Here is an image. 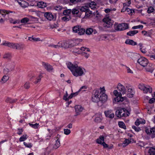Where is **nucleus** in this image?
I'll list each match as a JSON object with an SVG mask.
<instances>
[{
  "mask_svg": "<svg viewBox=\"0 0 155 155\" xmlns=\"http://www.w3.org/2000/svg\"><path fill=\"white\" fill-rule=\"evenodd\" d=\"M66 64L67 67L74 76L78 77L84 74L85 70L83 67L78 66L77 64H74L70 62H68Z\"/></svg>",
  "mask_w": 155,
  "mask_h": 155,
  "instance_id": "nucleus-1",
  "label": "nucleus"
},
{
  "mask_svg": "<svg viewBox=\"0 0 155 155\" xmlns=\"http://www.w3.org/2000/svg\"><path fill=\"white\" fill-rule=\"evenodd\" d=\"M2 45L10 48L15 49L21 50L24 48V45L22 44L10 42L5 41L3 42Z\"/></svg>",
  "mask_w": 155,
  "mask_h": 155,
  "instance_id": "nucleus-2",
  "label": "nucleus"
},
{
  "mask_svg": "<svg viewBox=\"0 0 155 155\" xmlns=\"http://www.w3.org/2000/svg\"><path fill=\"white\" fill-rule=\"evenodd\" d=\"M113 93L115 96H117L114 98L115 102H121L126 99L125 97H121V94L120 92H118L117 90H114Z\"/></svg>",
  "mask_w": 155,
  "mask_h": 155,
  "instance_id": "nucleus-3",
  "label": "nucleus"
},
{
  "mask_svg": "<svg viewBox=\"0 0 155 155\" xmlns=\"http://www.w3.org/2000/svg\"><path fill=\"white\" fill-rule=\"evenodd\" d=\"M101 93L98 90H96L94 91L91 96V101L97 103L99 101V96Z\"/></svg>",
  "mask_w": 155,
  "mask_h": 155,
  "instance_id": "nucleus-4",
  "label": "nucleus"
},
{
  "mask_svg": "<svg viewBox=\"0 0 155 155\" xmlns=\"http://www.w3.org/2000/svg\"><path fill=\"white\" fill-rule=\"evenodd\" d=\"M125 110H126L125 108L118 110L115 112V115L118 117H127L129 116V114L125 113Z\"/></svg>",
  "mask_w": 155,
  "mask_h": 155,
  "instance_id": "nucleus-5",
  "label": "nucleus"
},
{
  "mask_svg": "<svg viewBox=\"0 0 155 155\" xmlns=\"http://www.w3.org/2000/svg\"><path fill=\"white\" fill-rule=\"evenodd\" d=\"M73 31L75 33H78L79 35H83L85 32V30L79 26H74L73 28Z\"/></svg>",
  "mask_w": 155,
  "mask_h": 155,
  "instance_id": "nucleus-6",
  "label": "nucleus"
},
{
  "mask_svg": "<svg viewBox=\"0 0 155 155\" xmlns=\"http://www.w3.org/2000/svg\"><path fill=\"white\" fill-rule=\"evenodd\" d=\"M145 131L152 138H153L155 137V127L150 128H147L145 129Z\"/></svg>",
  "mask_w": 155,
  "mask_h": 155,
  "instance_id": "nucleus-7",
  "label": "nucleus"
},
{
  "mask_svg": "<svg viewBox=\"0 0 155 155\" xmlns=\"http://www.w3.org/2000/svg\"><path fill=\"white\" fill-rule=\"evenodd\" d=\"M104 22V27L106 28L111 27L113 25V23L111 21L110 19L109 18H104L103 19Z\"/></svg>",
  "mask_w": 155,
  "mask_h": 155,
  "instance_id": "nucleus-8",
  "label": "nucleus"
},
{
  "mask_svg": "<svg viewBox=\"0 0 155 155\" xmlns=\"http://www.w3.org/2000/svg\"><path fill=\"white\" fill-rule=\"evenodd\" d=\"M137 62L143 67L146 66L149 63L148 60L143 57H141L138 59Z\"/></svg>",
  "mask_w": 155,
  "mask_h": 155,
  "instance_id": "nucleus-9",
  "label": "nucleus"
},
{
  "mask_svg": "<svg viewBox=\"0 0 155 155\" xmlns=\"http://www.w3.org/2000/svg\"><path fill=\"white\" fill-rule=\"evenodd\" d=\"M90 49L85 47H83L79 48H75L72 51L74 54H81V51H89Z\"/></svg>",
  "mask_w": 155,
  "mask_h": 155,
  "instance_id": "nucleus-10",
  "label": "nucleus"
},
{
  "mask_svg": "<svg viewBox=\"0 0 155 155\" xmlns=\"http://www.w3.org/2000/svg\"><path fill=\"white\" fill-rule=\"evenodd\" d=\"M99 101L104 104L105 103L107 100V95L105 93H101L99 97Z\"/></svg>",
  "mask_w": 155,
  "mask_h": 155,
  "instance_id": "nucleus-11",
  "label": "nucleus"
},
{
  "mask_svg": "<svg viewBox=\"0 0 155 155\" xmlns=\"http://www.w3.org/2000/svg\"><path fill=\"white\" fill-rule=\"evenodd\" d=\"M105 116L110 119L113 118L114 116V113L111 110L105 111L104 112Z\"/></svg>",
  "mask_w": 155,
  "mask_h": 155,
  "instance_id": "nucleus-12",
  "label": "nucleus"
},
{
  "mask_svg": "<svg viewBox=\"0 0 155 155\" xmlns=\"http://www.w3.org/2000/svg\"><path fill=\"white\" fill-rule=\"evenodd\" d=\"M44 16L47 20L49 21L52 20L54 18V15L50 12H44Z\"/></svg>",
  "mask_w": 155,
  "mask_h": 155,
  "instance_id": "nucleus-13",
  "label": "nucleus"
},
{
  "mask_svg": "<svg viewBox=\"0 0 155 155\" xmlns=\"http://www.w3.org/2000/svg\"><path fill=\"white\" fill-rule=\"evenodd\" d=\"M117 89L121 94H124L126 92V89L124 86L120 83H119L117 87Z\"/></svg>",
  "mask_w": 155,
  "mask_h": 155,
  "instance_id": "nucleus-14",
  "label": "nucleus"
},
{
  "mask_svg": "<svg viewBox=\"0 0 155 155\" xmlns=\"http://www.w3.org/2000/svg\"><path fill=\"white\" fill-rule=\"evenodd\" d=\"M42 65L44 68L49 72L53 70L52 67L48 63L43 62L42 63Z\"/></svg>",
  "mask_w": 155,
  "mask_h": 155,
  "instance_id": "nucleus-15",
  "label": "nucleus"
},
{
  "mask_svg": "<svg viewBox=\"0 0 155 155\" xmlns=\"http://www.w3.org/2000/svg\"><path fill=\"white\" fill-rule=\"evenodd\" d=\"M75 111L77 114L76 116L79 114L83 110V108L80 105H76L74 107Z\"/></svg>",
  "mask_w": 155,
  "mask_h": 155,
  "instance_id": "nucleus-16",
  "label": "nucleus"
},
{
  "mask_svg": "<svg viewBox=\"0 0 155 155\" xmlns=\"http://www.w3.org/2000/svg\"><path fill=\"white\" fill-rule=\"evenodd\" d=\"M108 39V37L106 35H99L96 39L97 41H105Z\"/></svg>",
  "mask_w": 155,
  "mask_h": 155,
  "instance_id": "nucleus-17",
  "label": "nucleus"
},
{
  "mask_svg": "<svg viewBox=\"0 0 155 155\" xmlns=\"http://www.w3.org/2000/svg\"><path fill=\"white\" fill-rule=\"evenodd\" d=\"M125 43L127 45L135 46L137 45V44L136 42L134 41L133 40L127 39L126 40Z\"/></svg>",
  "mask_w": 155,
  "mask_h": 155,
  "instance_id": "nucleus-18",
  "label": "nucleus"
},
{
  "mask_svg": "<svg viewBox=\"0 0 155 155\" xmlns=\"http://www.w3.org/2000/svg\"><path fill=\"white\" fill-rule=\"evenodd\" d=\"M128 28L129 26L126 23L120 24V31H124Z\"/></svg>",
  "mask_w": 155,
  "mask_h": 155,
  "instance_id": "nucleus-19",
  "label": "nucleus"
},
{
  "mask_svg": "<svg viewBox=\"0 0 155 155\" xmlns=\"http://www.w3.org/2000/svg\"><path fill=\"white\" fill-rule=\"evenodd\" d=\"M37 6L39 8H44L47 6V4L44 2H39L37 3Z\"/></svg>",
  "mask_w": 155,
  "mask_h": 155,
  "instance_id": "nucleus-20",
  "label": "nucleus"
},
{
  "mask_svg": "<svg viewBox=\"0 0 155 155\" xmlns=\"http://www.w3.org/2000/svg\"><path fill=\"white\" fill-rule=\"evenodd\" d=\"M128 92L129 93L127 94V96L129 97H133V95L134 94V92L132 89L130 87H128L127 88Z\"/></svg>",
  "mask_w": 155,
  "mask_h": 155,
  "instance_id": "nucleus-21",
  "label": "nucleus"
},
{
  "mask_svg": "<svg viewBox=\"0 0 155 155\" xmlns=\"http://www.w3.org/2000/svg\"><path fill=\"white\" fill-rule=\"evenodd\" d=\"M137 144L138 146H140L141 147H146V148H147L148 147L147 146L148 143H145L143 141H140Z\"/></svg>",
  "mask_w": 155,
  "mask_h": 155,
  "instance_id": "nucleus-22",
  "label": "nucleus"
},
{
  "mask_svg": "<svg viewBox=\"0 0 155 155\" xmlns=\"http://www.w3.org/2000/svg\"><path fill=\"white\" fill-rule=\"evenodd\" d=\"M114 30L113 32L120 31V24H118L115 23L114 25Z\"/></svg>",
  "mask_w": 155,
  "mask_h": 155,
  "instance_id": "nucleus-23",
  "label": "nucleus"
},
{
  "mask_svg": "<svg viewBox=\"0 0 155 155\" xmlns=\"http://www.w3.org/2000/svg\"><path fill=\"white\" fill-rule=\"evenodd\" d=\"M104 137L102 136H101L96 140V142L98 144H101L103 142H104Z\"/></svg>",
  "mask_w": 155,
  "mask_h": 155,
  "instance_id": "nucleus-24",
  "label": "nucleus"
},
{
  "mask_svg": "<svg viewBox=\"0 0 155 155\" xmlns=\"http://www.w3.org/2000/svg\"><path fill=\"white\" fill-rule=\"evenodd\" d=\"M61 48H67L69 47V45L68 42L66 41H61Z\"/></svg>",
  "mask_w": 155,
  "mask_h": 155,
  "instance_id": "nucleus-25",
  "label": "nucleus"
},
{
  "mask_svg": "<svg viewBox=\"0 0 155 155\" xmlns=\"http://www.w3.org/2000/svg\"><path fill=\"white\" fill-rule=\"evenodd\" d=\"M151 64H149L147 66L146 68V70L147 71L151 73H152L154 70V68L152 66Z\"/></svg>",
  "mask_w": 155,
  "mask_h": 155,
  "instance_id": "nucleus-26",
  "label": "nucleus"
},
{
  "mask_svg": "<svg viewBox=\"0 0 155 155\" xmlns=\"http://www.w3.org/2000/svg\"><path fill=\"white\" fill-rule=\"evenodd\" d=\"M152 88L149 86H145V88L144 90V93H146L148 92H149L150 93H151L152 92Z\"/></svg>",
  "mask_w": 155,
  "mask_h": 155,
  "instance_id": "nucleus-27",
  "label": "nucleus"
},
{
  "mask_svg": "<svg viewBox=\"0 0 155 155\" xmlns=\"http://www.w3.org/2000/svg\"><path fill=\"white\" fill-rule=\"evenodd\" d=\"M17 2L19 4V5L22 7L23 8H25L26 7V5L25 4H26V5L27 4V3L23 1H21L20 0H18L17 1Z\"/></svg>",
  "mask_w": 155,
  "mask_h": 155,
  "instance_id": "nucleus-28",
  "label": "nucleus"
},
{
  "mask_svg": "<svg viewBox=\"0 0 155 155\" xmlns=\"http://www.w3.org/2000/svg\"><path fill=\"white\" fill-rule=\"evenodd\" d=\"M125 11H127L128 12V13L130 14L132 13V11H133L131 9H130L127 7L126 6H124L122 9V12H124Z\"/></svg>",
  "mask_w": 155,
  "mask_h": 155,
  "instance_id": "nucleus-29",
  "label": "nucleus"
},
{
  "mask_svg": "<svg viewBox=\"0 0 155 155\" xmlns=\"http://www.w3.org/2000/svg\"><path fill=\"white\" fill-rule=\"evenodd\" d=\"M71 12V9L65 10L63 11V14L64 16H71L70 14Z\"/></svg>",
  "mask_w": 155,
  "mask_h": 155,
  "instance_id": "nucleus-30",
  "label": "nucleus"
},
{
  "mask_svg": "<svg viewBox=\"0 0 155 155\" xmlns=\"http://www.w3.org/2000/svg\"><path fill=\"white\" fill-rule=\"evenodd\" d=\"M137 30L130 31L128 32L127 34V35L130 36H133L138 33Z\"/></svg>",
  "mask_w": 155,
  "mask_h": 155,
  "instance_id": "nucleus-31",
  "label": "nucleus"
},
{
  "mask_svg": "<svg viewBox=\"0 0 155 155\" xmlns=\"http://www.w3.org/2000/svg\"><path fill=\"white\" fill-rule=\"evenodd\" d=\"M148 153L150 155H154L155 154V148L149 147Z\"/></svg>",
  "mask_w": 155,
  "mask_h": 155,
  "instance_id": "nucleus-32",
  "label": "nucleus"
},
{
  "mask_svg": "<svg viewBox=\"0 0 155 155\" xmlns=\"http://www.w3.org/2000/svg\"><path fill=\"white\" fill-rule=\"evenodd\" d=\"M12 57L11 53L10 52H7L5 53L3 57V58L4 59H10Z\"/></svg>",
  "mask_w": 155,
  "mask_h": 155,
  "instance_id": "nucleus-33",
  "label": "nucleus"
},
{
  "mask_svg": "<svg viewBox=\"0 0 155 155\" xmlns=\"http://www.w3.org/2000/svg\"><path fill=\"white\" fill-rule=\"evenodd\" d=\"M16 101V99H12L9 97H7L5 101L7 103H12L15 102Z\"/></svg>",
  "mask_w": 155,
  "mask_h": 155,
  "instance_id": "nucleus-34",
  "label": "nucleus"
},
{
  "mask_svg": "<svg viewBox=\"0 0 155 155\" xmlns=\"http://www.w3.org/2000/svg\"><path fill=\"white\" fill-rule=\"evenodd\" d=\"M71 19V16H65L61 18L62 20L64 21H67Z\"/></svg>",
  "mask_w": 155,
  "mask_h": 155,
  "instance_id": "nucleus-35",
  "label": "nucleus"
},
{
  "mask_svg": "<svg viewBox=\"0 0 155 155\" xmlns=\"http://www.w3.org/2000/svg\"><path fill=\"white\" fill-rule=\"evenodd\" d=\"M28 138V137L27 134H25L23 135L19 139L20 142L24 141L25 140Z\"/></svg>",
  "mask_w": 155,
  "mask_h": 155,
  "instance_id": "nucleus-36",
  "label": "nucleus"
},
{
  "mask_svg": "<svg viewBox=\"0 0 155 155\" xmlns=\"http://www.w3.org/2000/svg\"><path fill=\"white\" fill-rule=\"evenodd\" d=\"M118 124V126L120 127L123 128L124 129H126V126L124 123L123 122H122V121L119 122Z\"/></svg>",
  "mask_w": 155,
  "mask_h": 155,
  "instance_id": "nucleus-37",
  "label": "nucleus"
},
{
  "mask_svg": "<svg viewBox=\"0 0 155 155\" xmlns=\"http://www.w3.org/2000/svg\"><path fill=\"white\" fill-rule=\"evenodd\" d=\"M102 120V116L99 115L96 117L94 121L97 123H100L101 122Z\"/></svg>",
  "mask_w": 155,
  "mask_h": 155,
  "instance_id": "nucleus-38",
  "label": "nucleus"
},
{
  "mask_svg": "<svg viewBox=\"0 0 155 155\" xmlns=\"http://www.w3.org/2000/svg\"><path fill=\"white\" fill-rule=\"evenodd\" d=\"M86 33L88 35H91L93 31V29L91 28H89L86 29Z\"/></svg>",
  "mask_w": 155,
  "mask_h": 155,
  "instance_id": "nucleus-39",
  "label": "nucleus"
},
{
  "mask_svg": "<svg viewBox=\"0 0 155 155\" xmlns=\"http://www.w3.org/2000/svg\"><path fill=\"white\" fill-rule=\"evenodd\" d=\"M80 10L82 12H85L88 11V8L86 6H83L81 8Z\"/></svg>",
  "mask_w": 155,
  "mask_h": 155,
  "instance_id": "nucleus-40",
  "label": "nucleus"
},
{
  "mask_svg": "<svg viewBox=\"0 0 155 155\" xmlns=\"http://www.w3.org/2000/svg\"><path fill=\"white\" fill-rule=\"evenodd\" d=\"M60 145V140L59 139H58L56 141V142L54 145V147L55 149H57Z\"/></svg>",
  "mask_w": 155,
  "mask_h": 155,
  "instance_id": "nucleus-41",
  "label": "nucleus"
},
{
  "mask_svg": "<svg viewBox=\"0 0 155 155\" xmlns=\"http://www.w3.org/2000/svg\"><path fill=\"white\" fill-rule=\"evenodd\" d=\"M29 124L31 127L35 129L38 128L39 126V124L37 123L34 124H33L29 123Z\"/></svg>",
  "mask_w": 155,
  "mask_h": 155,
  "instance_id": "nucleus-42",
  "label": "nucleus"
},
{
  "mask_svg": "<svg viewBox=\"0 0 155 155\" xmlns=\"http://www.w3.org/2000/svg\"><path fill=\"white\" fill-rule=\"evenodd\" d=\"M72 14L76 16H77L79 12V10L76 8H73L71 11Z\"/></svg>",
  "mask_w": 155,
  "mask_h": 155,
  "instance_id": "nucleus-43",
  "label": "nucleus"
},
{
  "mask_svg": "<svg viewBox=\"0 0 155 155\" xmlns=\"http://www.w3.org/2000/svg\"><path fill=\"white\" fill-rule=\"evenodd\" d=\"M29 19L26 17L22 18L21 20V23L25 24L28 23L29 21Z\"/></svg>",
  "mask_w": 155,
  "mask_h": 155,
  "instance_id": "nucleus-44",
  "label": "nucleus"
},
{
  "mask_svg": "<svg viewBox=\"0 0 155 155\" xmlns=\"http://www.w3.org/2000/svg\"><path fill=\"white\" fill-rule=\"evenodd\" d=\"M96 3L94 2H91L89 5L90 7L92 9H94L96 8Z\"/></svg>",
  "mask_w": 155,
  "mask_h": 155,
  "instance_id": "nucleus-45",
  "label": "nucleus"
},
{
  "mask_svg": "<svg viewBox=\"0 0 155 155\" xmlns=\"http://www.w3.org/2000/svg\"><path fill=\"white\" fill-rule=\"evenodd\" d=\"M130 55L133 57L132 58L134 60H136L137 58V57L138 56V54L132 53H130Z\"/></svg>",
  "mask_w": 155,
  "mask_h": 155,
  "instance_id": "nucleus-46",
  "label": "nucleus"
},
{
  "mask_svg": "<svg viewBox=\"0 0 155 155\" xmlns=\"http://www.w3.org/2000/svg\"><path fill=\"white\" fill-rule=\"evenodd\" d=\"M130 142V141L128 139H126L123 142L122 144L124 146H126Z\"/></svg>",
  "mask_w": 155,
  "mask_h": 155,
  "instance_id": "nucleus-47",
  "label": "nucleus"
},
{
  "mask_svg": "<svg viewBox=\"0 0 155 155\" xmlns=\"http://www.w3.org/2000/svg\"><path fill=\"white\" fill-rule=\"evenodd\" d=\"M8 77L7 75H5L2 78V81H3V83H5L8 79Z\"/></svg>",
  "mask_w": 155,
  "mask_h": 155,
  "instance_id": "nucleus-48",
  "label": "nucleus"
},
{
  "mask_svg": "<svg viewBox=\"0 0 155 155\" xmlns=\"http://www.w3.org/2000/svg\"><path fill=\"white\" fill-rule=\"evenodd\" d=\"M154 9L153 7H149L147 10V12L148 13L150 14L153 12Z\"/></svg>",
  "mask_w": 155,
  "mask_h": 155,
  "instance_id": "nucleus-49",
  "label": "nucleus"
},
{
  "mask_svg": "<svg viewBox=\"0 0 155 155\" xmlns=\"http://www.w3.org/2000/svg\"><path fill=\"white\" fill-rule=\"evenodd\" d=\"M28 40L30 41L33 40L35 41H39L40 40V38H35L33 37H29L28 38Z\"/></svg>",
  "mask_w": 155,
  "mask_h": 155,
  "instance_id": "nucleus-50",
  "label": "nucleus"
},
{
  "mask_svg": "<svg viewBox=\"0 0 155 155\" xmlns=\"http://www.w3.org/2000/svg\"><path fill=\"white\" fill-rule=\"evenodd\" d=\"M87 88V87L86 86H84L81 87L79 89V91H82V92H84L86 91L85 89Z\"/></svg>",
  "mask_w": 155,
  "mask_h": 155,
  "instance_id": "nucleus-51",
  "label": "nucleus"
},
{
  "mask_svg": "<svg viewBox=\"0 0 155 155\" xmlns=\"http://www.w3.org/2000/svg\"><path fill=\"white\" fill-rule=\"evenodd\" d=\"M42 76L41 74H40L38 77L37 78L36 80L35 81L34 83L35 84H36L38 82H39L41 81V78H42Z\"/></svg>",
  "mask_w": 155,
  "mask_h": 155,
  "instance_id": "nucleus-52",
  "label": "nucleus"
},
{
  "mask_svg": "<svg viewBox=\"0 0 155 155\" xmlns=\"http://www.w3.org/2000/svg\"><path fill=\"white\" fill-rule=\"evenodd\" d=\"M24 144V145L27 147L28 148H31L32 146V144L31 143H27L25 142H24L23 143Z\"/></svg>",
  "mask_w": 155,
  "mask_h": 155,
  "instance_id": "nucleus-53",
  "label": "nucleus"
},
{
  "mask_svg": "<svg viewBox=\"0 0 155 155\" xmlns=\"http://www.w3.org/2000/svg\"><path fill=\"white\" fill-rule=\"evenodd\" d=\"M63 8L60 5L56 6L54 8L55 9L58 11H61Z\"/></svg>",
  "mask_w": 155,
  "mask_h": 155,
  "instance_id": "nucleus-54",
  "label": "nucleus"
},
{
  "mask_svg": "<svg viewBox=\"0 0 155 155\" xmlns=\"http://www.w3.org/2000/svg\"><path fill=\"white\" fill-rule=\"evenodd\" d=\"M68 94L67 91H66L65 92V94L63 96V99L65 100L66 101H67L68 100Z\"/></svg>",
  "mask_w": 155,
  "mask_h": 155,
  "instance_id": "nucleus-55",
  "label": "nucleus"
},
{
  "mask_svg": "<svg viewBox=\"0 0 155 155\" xmlns=\"http://www.w3.org/2000/svg\"><path fill=\"white\" fill-rule=\"evenodd\" d=\"M143 28V25H138L134 26L132 28L133 29H135L139 28L142 29Z\"/></svg>",
  "mask_w": 155,
  "mask_h": 155,
  "instance_id": "nucleus-56",
  "label": "nucleus"
},
{
  "mask_svg": "<svg viewBox=\"0 0 155 155\" xmlns=\"http://www.w3.org/2000/svg\"><path fill=\"white\" fill-rule=\"evenodd\" d=\"M64 134L68 135L69 134L71 133V130H70L68 129H65L64 130Z\"/></svg>",
  "mask_w": 155,
  "mask_h": 155,
  "instance_id": "nucleus-57",
  "label": "nucleus"
},
{
  "mask_svg": "<svg viewBox=\"0 0 155 155\" xmlns=\"http://www.w3.org/2000/svg\"><path fill=\"white\" fill-rule=\"evenodd\" d=\"M132 128L134 129L136 131L138 132L141 130L140 128L138 127H137L135 126H133Z\"/></svg>",
  "mask_w": 155,
  "mask_h": 155,
  "instance_id": "nucleus-58",
  "label": "nucleus"
},
{
  "mask_svg": "<svg viewBox=\"0 0 155 155\" xmlns=\"http://www.w3.org/2000/svg\"><path fill=\"white\" fill-rule=\"evenodd\" d=\"M6 13L7 14H8L10 13H12V12L10 11H7L5 10H1L0 9V13L1 14V13Z\"/></svg>",
  "mask_w": 155,
  "mask_h": 155,
  "instance_id": "nucleus-59",
  "label": "nucleus"
},
{
  "mask_svg": "<svg viewBox=\"0 0 155 155\" xmlns=\"http://www.w3.org/2000/svg\"><path fill=\"white\" fill-rule=\"evenodd\" d=\"M138 88L141 90H142L144 91V90L145 88V86L143 84H140L138 86Z\"/></svg>",
  "mask_w": 155,
  "mask_h": 155,
  "instance_id": "nucleus-60",
  "label": "nucleus"
},
{
  "mask_svg": "<svg viewBox=\"0 0 155 155\" xmlns=\"http://www.w3.org/2000/svg\"><path fill=\"white\" fill-rule=\"evenodd\" d=\"M124 66L126 67L127 72V73L131 74H133V71L130 69V68L129 67H127L126 65H125Z\"/></svg>",
  "mask_w": 155,
  "mask_h": 155,
  "instance_id": "nucleus-61",
  "label": "nucleus"
},
{
  "mask_svg": "<svg viewBox=\"0 0 155 155\" xmlns=\"http://www.w3.org/2000/svg\"><path fill=\"white\" fill-rule=\"evenodd\" d=\"M112 11V8H107L104 10V12L107 13H111Z\"/></svg>",
  "mask_w": 155,
  "mask_h": 155,
  "instance_id": "nucleus-62",
  "label": "nucleus"
},
{
  "mask_svg": "<svg viewBox=\"0 0 155 155\" xmlns=\"http://www.w3.org/2000/svg\"><path fill=\"white\" fill-rule=\"evenodd\" d=\"M139 122V124H144L145 123V121L144 119L141 118L138 119Z\"/></svg>",
  "mask_w": 155,
  "mask_h": 155,
  "instance_id": "nucleus-63",
  "label": "nucleus"
},
{
  "mask_svg": "<svg viewBox=\"0 0 155 155\" xmlns=\"http://www.w3.org/2000/svg\"><path fill=\"white\" fill-rule=\"evenodd\" d=\"M29 83V82H27L24 85V87L25 89H28L30 87Z\"/></svg>",
  "mask_w": 155,
  "mask_h": 155,
  "instance_id": "nucleus-64",
  "label": "nucleus"
}]
</instances>
